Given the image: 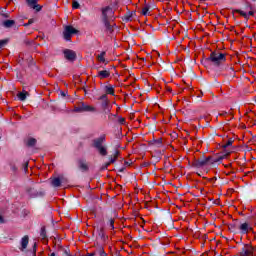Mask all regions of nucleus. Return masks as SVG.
I'll list each match as a JSON object with an SVG mask.
<instances>
[{"label": "nucleus", "instance_id": "obj_1", "mask_svg": "<svg viewBox=\"0 0 256 256\" xmlns=\"http://www.w3.org/2000/svg\"><path fill=\"white\" fill-rule=\"evenodd\" d=\"M219 161H221V158L203 157L195 160L192 166L196 169H203V167H211V165H215V163H219Z\"/></svg>", "mask_w": 256, "mask_h": 256}, {"label": "nucleus", "instance_id": "obj_2", "mask_svg": "<svg viewBox=\"0 0 256 256\" xmlns=\"http://www.w3.org/2000/svg\"><path fill=\"white\" fill-rule=\"evenodd\" d=\"M113 19H115V11H113V8L110 6L102 8V21L108 31H111V24L109 22L113 21Z\"/></svg>", "mask_w": 256, "mask_h": 256}, {"label": "nucleus", "instance_id": "obj_3", "mask_svg": "<svg viewBox=\"0 0 256 256\" xmlns=\"http://www.w3.org/2000/svg\"><path fill=\"white\" fill-rule=\"evenodd\" d=\"M238 233L240 235H249V233H253V223L249 221L239 222Z\"/></svg>", "mask_w": 256, "mask_h": 256}, {"label": "nucleus", "instance_id": "obj_4", "mask_svg": "<svg viewBox=\"0 0 256 256\" xmlns=\"http://www.w3.org/2000/svg\"><path fill=\"white\" fill-rule=\"evenodd\" d=\"M227 58L225 57V54L220 53V52H212L210 54V57L208 58V61H211L213 65H221V63H225Z\"/></svg>", "mask_w": 256, "mask_h": 256}, {"label": "nucleus", "instance_id": "obj_5", "mask_svg": "<svg viewBox=\"0 0 256 256\" xmlns=\"http://www.w3.org/2000/svg\"><path fill=\"white\" fill-rule=\"evenodd\" d=\"M95 111H97V108L85 103H81L74 108V113H95Z\"/></svg>", "mask_w": 256, "mask_h": 256}, {"label": "nucleus", "instance_id": "obj_6", "mask_svg": "<svg viewBox=\"0 0 256 256\" xmlns=\"http://www.w3.org/2000/svg\"><path fill=\"white\" fill-rule=\"evenodd\" d=\"M77 33V30L73 26H66L63 32L64 39L70 41L71 37Z\"/></svg>", "mask_w": 256, "mask_h": 256}, {"label": "nucleus", "instance_id": "obj_7", "mask_svg": "<svg viewBox=\"0 0 256 256\" xmlns=\"http://www.w3.org/2000/svg\"><path fill=\"white\" fill-rule=\"evenodd\" d=\"M253 251H255L253 246L246 244L243 246V248L240 252V256H253Z\"/></svg>", "mask_w": 256, "mask_h": 256}, {"label": "nucleus", "instance_id": "obj_8", "mask_svg": "<svg viewBox=\"0 0 256 256\" xmlns=\"http://www.w3.org/2000/svg\"><path fill=\"white\" fill-rule=\"evenodd\" d=\"M106 136L105 134H102L100 137L93 140V147L95 149H99L100 147H103V143H105Z\"/></svg>", "mask_w": 256, "mask_h": 256}, {"label": "nucleus", "instance_id": "obj_9", "mask_svg": "<svg viewBox=\"0 0 256 256\" xmlns=\"http://www.w3.org/2000/svg\"><path fill=\"white\" fill-rule=\"evenodd\" d=\"M250 11L247 13L243 10H236V13H239L241 17H244V19H249L250 17H253L255 15V11H253V6H249Z\"/></svg>", "mask_w": 256, "mask_h": 256}, {"label": "nucleus", "instance_id": "obj_10", "mask_svg": "<svg viewBox=\"0 0 256 256\" xmlns=\"http://www.w3.org/2000/svg\"><path fill=\"white\" fill-rule=\"evenodd\" d=\"M64 57L68 61H75V59H77V54L73 50L66 49L64 50Z\"/></svg>", "mask_w": 256, "mask_h": 256}, {"label": "nucleus", "instance_id": "obj_11", "mask_svg": "<svg viewBox=\"0 0 256 256\" xmlns=\"http://www.w3.org/2000/svg\"><path fill=\"white\" fill-rule=\"evenodd\" d=\"M28 197H31V199H35V197H43V192H39L35 190V188H29L27 190Z\"/></svg>", "mask_w": 256, "mask_h": 256}, {"label": "nucleus", "instance_id": "obj_12", "mask_svg": "<svg viewBox=\"0 0 256 256\" xmlns=\"http://www.w3.org/2000/svg\"><path fill=\"white\" fill-rule=\"evenodd\" d=\"M96 77H98V79H109V77H111V70H100Z\"/></svg>", "mask_w": 256, "mask_h": 256}, {"label": "nucleus", "instance_id": "obj_13", "mask_svg": "<svg viewBox=\"0 0 256 256\" xmlns=\"http://www.w3.org/2000/svg\"><path fill=\"white\" fill-rule=\"evenodd\" d=\"M228 229L230 233H234L235 235H237V233H239V222L235 221L230 223L228 225Z\"/></svg>", "mask_w": 256, "mask_h": 256}, {"label": "nucleus", "instance_id": "obj_14", "mask_svg": "<svg viewBox=\"0 0 256 256\" xmlns=\"http://www.w3.org/2000/svg\"><path fill=\"white\" fill-rule=\"evenodd\" d=\"M28 7L31 9H35V11H41V5L37 4V1L39 0H26Z\"/></svg>", "mask_w": 256, "mask_h": 256}, {"label": "nucleus", "instance_id": "obj_15", "mask_svg": "<svg viewBox=\"0 0 256 256\" xmlns=\"http://www.w3.org/2000/svg\"><path fill=\"white\" fill-rule=\"evenodd\" d=\"M105 55H107V52L102 51L100 54L97 55V61H99V63L107 65L109 63V60L105 59Z\"/></svg>", "mask_w": 256, "mask_h": 256}, {"label": "nucleus", "instance_id": "obj_16", "mask_svg": "<svg viewBox=\"0 0 256 256\" xmlns=\"http://www.w3.org/2000/svg\"><path fill=\"white\" fill-rule=\"evenodd\" d=\"M20 245V251H24L25 249H27V245H29V236H24L20 241Z\"/></svg>", "mask_w": 256, "mask_h": 256}, {"label": "nucleus", "instance_id": "obj_17", "mask_svg": "<svg viewBox=\"0 0 256 256\" xmlns=\"http://www.w3.org/2000/svg\"><path fill=\"white\" fill-rule=\"evenodd\" d=\"M104 91L106 93V95H115V88L113 87V85H106L104 86Z\"/></svg>", "mask_w": 256, "mask_h": 256}, {"label": "nucleus", "instance_id": "obj_18", "mask_svg": "<svg viewBox=\"0 0 256 256\" xmlns=\"http://www.w3.org/2000/svg\"><path fill=\"white\" fill-rule=\"evenodd\" d=\"M106 227L107 229H109L110 231H113V229H115V220L113 218H109L106 221Z\"/></svg>", "mask_w": 256, "mask_h": 256}, {"label": "nucleus", "instance_id": "obj_19", "mask_svg": "<svg viewBox=\"0 0 256 256\" xmlns=\"http://www.w3.org/2000/svg\"><path fill=\"white\" fill-rule=\"evenodd\" d=\"M13 25H15V20H5L3 22V27H5L6 29H11Z\"/></svg>", "mask_w": 256, "mask_h": 256}, {"label": "nucleus", "instance_id": "obj_20", "mask_svg": "<svg viewBox=\"0 0 256 256\" xmlns=\"http://www.w3.org/2000/svg\"><path fill=\"white\" fill-rule=\"evenodd\" d=\"M51 185L53 186V187H61V178H53L52 180H51Z\"/></svg>", "mask_w": 256, "mask_h": 256}, {"label": "nucleus", "instance_id": "obj_21", "mask_svg": "<svg viewBox=\"0 0 256 256\" xmlns=\"http://www.w3.org/2000/svg\"><path fill=\"white\" fill-rule=\"evenodd\" d=\"M96 149H97L98 153H99L100 155H102V157L107 156V147H105V146H100V148H96Z\"/></svg>", "mask_w": 256, "mask_h": 256}, {"label": "nucleus", "instance_id": "obj_22", "mask_svg": "<svg viewBox=\"0 0 256 256\" xmlns=\"http://www.w3.org/2000/svg\"><path fill=\"white\" fill-rule=\"evenodd\" d=\"M37 140L35 138H28L26 144L28 147H35Z\"/></svg>", "mask_w": 256, "mask_h": 256}, {"label": "nucleus", "instance_id": "obj_23", "mask_svg": "<svg viewBox=\"0 0 256 256\" xmlns=\"http://www.w3.org/2000/svg\"><path fill=\"white\" fill-rule=\"evenodd\" d=\"M149 9H151V6H149V4H146V6L142 8V15H144L145 17H147V15H151Z\"/></svg>", "mask_w": 256, "mask_h": 256}, {"label": "nucleus", "instance_id": "obj_24", "mask_svg": "<svg viewBox=\"0 0 256 256\" xmlns=\"http://www.w3.org/2000/svg\"><path fill=\"white\" fill-rule=\"evenodd\" d=\"M18 99L20 101H25L27 99V95L23 92L18 93Z\"/></svg>", "mask_w": 256, "mask_h": 256}, {"label": "nucleus", "instance_id": "obj_25", "mask_svg": "<svg viewBox=\"0 0 256 256\" xmlns=\"http://www.w3.org/2000/svg\"><path fill=\"white\" fill-rule=\"evenodd\" d=\"M101 107H102V109L105 111V109H108V110H109V108H110L111 106L109 105V101H104V102H102Z\"/></svg>", "mask_w": 256, "mask_h": 256}, {"label": "nucleus", "instance_id": "obj_26", "mask_svg": "<svg viewBox=\"0 0 256 256\" xmlns=\"http://www.w3.org/2000/svg\"><path fill=\"white\" fill-rule=\"evenodd\" d=\"M80 169H82V171H87V169H89V167L87 166V163L81 161L80 162Z\"/></svg>", "mask_w": 256, "mask_h": 256}, {"label": "nucleus", "instance_id": "obj_27", "mask_svg": "<svg viewBox=\"0 0 256 256\" xmlns=\"http://www.w3.org/2000/svg\"><path fill=\"white\" fill-rule=\"evenodd\" d=\"M115 161H117V158H115L114 156H111L110 157V160L107 164V167H109V165H113V163H115Z\"/></svg>", "mask_w": 256, "mask_h": 256}, {"label": "nucleus", "instance_id": "obj_28", "mask_svg": "<svg viewBox=\"0 0 256 256\" xmlns=\"http://www.w3.org/2000/svg\"><path fill=\"white\" fill-rule=\"evenodd\" d=\"M231 145H233V140H228L224 145V149H227V147H231Z\"/></svg>", "mask_w": 256, "mask_h": 256}, {"label": "nucleus", "instance_id": "obj_29", "mask_svg": "<svg viewBox=\"0 0 256 256\" xmlns=\"http://www.w3.org/2000/svg\"><path fill=\"white\" fill-rule=\"evenodd\" d=\"M10 169L12 173H17V166H15V164L10 163Z\"/></svg>", "mask_w": 256, "mask_h": 256}, {"label": "nucleus", "instance_id": "obj_30", "mask_svg": "<svg viewBox=\"0 0 256 256\" xmlns=\"http://www.w3.org/2000/svg\"><path fill=\"white\" fill-rule=\"evenodd\" d=\"M98 253L100 256H107V253H105V250L103 249V247H100L98 249Z\"/></svg>", "mask_w": 256, "mask_h": 256}, {"label": "nucleus", "instance_id": "obj_31", "mask_svg": "<svg viewBox=\"0 0 256 256\" xmlns=\"http://www.w3.org/2000/svg\"><path fill=\"white\" fill-rule=\"evenodd\" d=\"M79 7H80L79 2H77V1L72 2V9H79Z\"/></svg>", "mask_w": 256, "mask_h": 256}, {"label": "nucleus", "instance_id": "obj_32", "mask_svg": "<svg viewBox=\"0 0 256 256\" xmlns=\"http://www.w3.org/2000/svg\"><path fill=\"white\" fill-rule=\"evenodd\" d=\"M99 101H102V102L109 101V98H107V94L100 96Z\"/></svg>", "mask_w": 256, "mask_h": 256}, {"label": "nucleus", "instance_id": "obj_33", "mask_svg": "<svg viewBox=\"0 0 256 256\" xmlns=\"http://www.w3.org/2000/svg\"><path fill=\"white\" fill-rule=\"evenodd\" d=\"M118 123H120V125H125V118L119 117L118 118Z\"/></svg>", "mask_w": 256, "mask_h": 256}, {"label": "nucleus", "instance_id": "obj_34", "mask_svg": "<svg viewBox=\"0 0 256 256\" xmlns=\"http://www.w3.org/2000/svg\"><path fill=\"white\" fill-rule=\"evenodd\" d=\"M7 43V40H0V49H2Z\"/></svg>", "mask_w": 256, "mask_h": 256}, {"label": "nucleus", "instance_id": "obj_35", "mask_svg": "<svg viewBox=\"0 0 256 256\" xmlns=\"http://www.w3.org/2000/svg\"><path fill=\"white\" fill-rule=\"evenodd\" d=\"M113 157H114L115 159H118V158H119V151H118V150H116V151L114 152Z\"/></svg>", "mask_w": 256, "mask_h": 256}, {"label": "nucleus", "instance_id": "obj_36", "mask_svg": "<svg viewBox=\"0 0 256 256\" xmlns=\"http://www.w3.org/2000/svg\"><path fill=\"white\" fill-rule=\"evenodd\" d=\"M104 111H105L106 114L107 113L111 114V106L108 109H105Z\"/></svg>", "mask_w": 256, "mask_h": 256}, {"label": "nucleus", "instance_id": "obj_37", "mask_svg": "<svg viewBox=\"0 0 256 256\" xmlns=\"http://www.w3.org/2000/svg\"><path fill=\"white\" fill-rule=\"evenodd\" d=\"M111 117H117V115H116V114H111V113H110V114L108 115V119H111Z\"/></svg>", "mask_w": 256, "mask_h": 256}, {"label": "nucleus", "instance_id": "obj_38", "mask_svg": "<svg viewBox=\"0 0 256 256\" xmlns=\"http://www.w3.org/2000/svg\"><path fill=\"white\" fill-rule=\"evenodd\" d=\"M0 223H5V219H3V216L0 215Z\"/></svg>", "mask_w": 256, "mask_h": 256}, {"label": "nucleus", "instance_id": "obj_39", "mask_svg": "<svg viewBox=\"0 0 256 256\" xmlns=\"http://www.w3.org/2000/svg\"><path fill=\"white\" fill-rule=\"evenodd\" d=\"M156 143H158V145H161V144L163 143V141H162L161 139H158V140L156 141Z\"/></svg>", "mask_w": 256, "mask_h": 256}, {"label": "nucleus", "instance_id": "obj_40", "mask_svg": "<svg viewBox=\"0 0 256 256\" xmlns=\"http://www.w3.org/2000/svg\"><path fill=\"white\" fill-rule=\"evenodd\" d=\"M64 253H65L66 256L71 255V254L69 253V250H65Z\"/></svg>", "mask_w": 256, "mask_h": 256}, {"label": "nucleus", "instance_id": "obj_41", "mask_svg": "<svg viewBox=\"0 0 256 256\" xmlns=\"http://www.w3.org/2000/svg\"><path fill=\"white\" fill-rule=\"evenodd\" d=\"M33 19H30L29 21H28V25H31V24H33Z\"/></svg>", "mask_w": 256, "mask_h": 256}, {"label": "nucleus", "instance_id": "obj_42", "mask_svg": "<svg viewBox=\"0 0 256 256\" xmlns=\"http://www.w3.org/2000/svg\"><path fill=\"white\" fill-rule=\"evenodd\" d=\"M87 256H95V253H89Z\"/></svg>", "mask_w": 256, "mask_h": 256}, {"label": "nucleus", "instance_id": "obj_43", "mask_svg": "<svg viewBox=\"0 0 256 256\" xmlns=\"http://www.w3.org/2000/svg\"><path fill=\"white\" fill-rule=\"evenodd\" d=\"M36 249H37V244H34V253H35Z\"/></svg>", "mask_w": 256, "mask_h": 256}, {"label": "nucleus", "instance_id": "obj_44", "mask_svg": "<svg viewBox=\"0 0 256 256\" xmlns=\"http://www.w3.org/2000/svg\"><path fill=\"white\" fill-rule=\"evenodd\" d=\"M24 27H29V23L24 24Z\"/></svg>", "mask_w": 256, "mask_h": 256}, {"label": "nucleus", "instance_id": "obj_45", "mask_svg": "<svg viewBox=\"0 0 256 256\" xmlns=\"http://www.w3.org/2000/svg\"><path fill=\"white\" fill-rule=\"evenodd\" d=\"M61 94H62V97H65V92H62Z\"/></svg>", "mask_w": 256, "mask_h": 256}, {"label": "nucleus", "instance_id": "obj_46", "mask_svg": "<svg viewBox=\"0 0 256 256\" xmlns=\"http://www.w3.org/2000/svg\"><path fill=\"white\" fill-rule=\"evenodd\" d=\"M252 1H256V0H252Z\"/></svg>", "mask_w": 256, "mask_h": 256}]
</instances>
